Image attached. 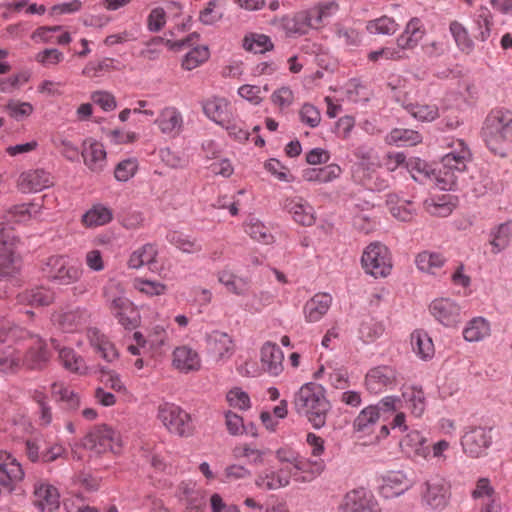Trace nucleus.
Here are the masks:
<instances>
[{
  "mask_svg": "<svg viewBox=\"0 0 512 512\" xmlns=\"http://www.w3.org/2000/svg\"><path fill=\"white\" fill-rule=\"evenodd\" d=\"M273 24L284 30L287 36L305 35L310 29L305 10L275 18Z\"/></svg>",
  "mask_w": 512,
  "mask_h": 512,
  "instance_id": "393cba45",
  "label": "nucleus"
},
{
  "mask_svg": "<svg viewBox=\"0 0 512 512\" xmlns=\"http://www.w3.org/2000/svg\"><path fill=\"white\" fill-rule=\"evenodd\" d=\"M159 130L170 137L178 136L184 125L181 112L172 106L163 108L154 120Z\"/></svg>",
  "mask_w": 512,
  "mask_h": 512,
  "instance_id": "dca6fc26",
  "label": "nucleus"
},
{
  "mask_svg": "<svg viewBox=\"0 0 512 512\" xmlns=\"http://www.w3.org/2000/svg\"><path fill=\"white\" fill-rule=\"evenodd\" d=\"M227 401L230 406L241 410L250 408V398L241 388L235 387L227 393Z\"/></svg>",
  "mask_w": 512,
  "mask_h": 512,
  "instance_id": "052dcab7",
  "label": "nucleus"
},
{
  "mask_svg": "<svg viewBox=\"0 0 512 512\" xmlns=\"http://www.w3.org/2000/svg\"><path fill=\"white\" fill-rule=\"evenodd\" d=\"M39 206L34 203L18 204L7 211V218L17 223H23L38 213Z\"/></svg>",
  "mask_w": 512,
  "mask_h": 512,
  "instance_id": "09e8293b",
  "label": "nucleus"
},
{
  "mask_svg": "<svg viewBox=\"0 0 512 512\" xmlns=\"http://www.w3.org/2000/svg\"><path fill=\"white\" fill-rule=\"evenodd\" d=\"M284 209L291 214L293 220L300 225L312 226L315 223L314 208L301 197L286 199Z\"/></svg>",
  "mask_w": 512,
  "mask_h": 512,
  "instance_id": "6ab92c4d",
  "label": "nucleus"
},
{
  "mask_svg": "<svg viewBox=\"0 0 512 512\" xmlns=\"http://www.w3.org/2000/svg\"><path fill=\"white\" fill-rule=\"evenodd\" d=\"M482 133L488 148L504 157L505 146L512 144V111L492 110L485 119Z\"/></svg>",
  "mask_w": 512,
  "mask_h": 512,
  "instance_id": "f03ea898",
  "label": "nucleus"
},
{
  "mask_svg": "<svg viewBox=\"0 0 512 512\" xmlns=\"http://www.w3.org/2000/svg\"><path fill=\"white\" fill-rule=\"evenodd\" d=\"M458 156L443 155L441 158V168L439 169V182L443 183L442 189L452 190L457 183V173L466 169L468 161L471 159L470 150L459 152Z\"/></svg>",
  "mask_w": 512,
  "mask_h": 512,
  "instance_id": "1a4fd4ad",
  "label": "nucleus"
},
{
  "mask_svg": "<svg viewBox=\"0 0 512 512\" xmlns=\"http://www.w3.org/2000/svg\"><path fill=\"white\" fill-rule=\"evenodd\" d=\"M342 170L337 164H329L320 168H309L303 171V178L309 182L328 183L338 178Z\"/></svg>",
  "mask_w": 512,
  "mask_h": 512,
  "instance_id": "473e14b6",
  "label": "nucleus"
},
{
  "mask_svg": "<svg viewBox=\"0 0 512 512\" xmlns=\"http://www.w3.org/2000/svg\"><path fill=\"white\" fill-rule=\"evenodd\" d=\"M410 113L416 119L421 121H433L439 116L438 107L436 105L416 104L410 106Z\"/></svg>",
  "mask_w": 512,
  "mask_h": 512,
  "instance_id": "6e6d98bb",
  "label": "nucleus"
},
{
  "mask_svg": "<svg viewBox=\"0 0 512 512\" xmlns=\"http://www.w3.org/2000/svg\"><path fill=\"white\" fill-rule=\"evenodd\" d=\"M491 444L492 434L490 428L470 426L461 437V446L464 453L472 458L485 455Z\"/></svg>",
  "mask_w": 512,
  "mask_h": 512,
  "instance_id": "6e6552de",
  "label": "nucleus"
},
{
  "mask_svg": "<svg viewBox=\"0 0 512 512\" xmlns=\"http://www.w3.org/2000/svg\"><path fill=\"white\" fill-rule=\"evenodd\" d=\"M24 470L19 461L5 450H0V484L8 493L24 478Z\"/></svg>",
  "mask_w": 512,
  "mask_h": 512,
  "instance_id": "9b49d317",
  "label": "nucleus"
},
{
  "mask_svg": "<svg viewBox=\"0 0 512 512\" xmlns=\"http://www.w3.org/2000/svg\"><path fill=\"white\" fill-rule=\"evenodd\" d=\"M432 316L445 327H455L461 322V307L449 298L435 299L429 306Z\"/></svg>",
  "mask_w": 512,
  "mask_h": 512,
  "instance_id": "f8f14e48",
  "label": "nucleus"
},
{
  "mask_svg": "<svg viewBox=\"0 0 512 512\" xmlns=\"http://www.w3.org/2000/svg\"><path fill=\"white\" fill-rule=\"evenodd\" d=\"M63 59L64 54L55 48L44 49L36 55V61L46 67L55 66Z\"/></svg>",
  "mask_w": 512,
  "mask_h": 512,
  "instance_id": "774afa93",
  "label": "nucleus"
},
{
  "mask_svg": "<svg viewBox=\"0 0 512 512\" xmlns=\"http://www.w3.org/2000/svg\"><path fill=\"white\" fill-rule=\"evenodd\" d=\"M208 354L217 362H225L235 352V343L232 337L219 330H213L205 335Z\"/></svg>",
  "mask_w": 512,
  "mask_h": 512,
  "instance_id": "9d476101",
  "label": "nucleus"
},
{
  "mask_svg": "<svg viewBox=\"0 0 512 512\" xmlns=\"http://www.w3.org/2000/svg\"><path fill=\"white\" fill-rule=\"evenodd\" d=\"M90 98L94 104L106 112L114 110L117 106L115 97L108 91H95L91 94Z\"/></svg>",
  "mask_w": 512,
  "mask_h": 512,
  "instance_id": "338daca9",
  "label": "nucleus"
},
{
  "mask_svg": "<svg viewBox=\"0 0 512 512\" xmlns=\"http://www.w3.org/2000/svg\"><path fill=\"white\" fill-rule=\"evenodd\" d=\"M112 218V211L106 206L98 204L82 216V221L86 227H97L109 223Z\"/></svg>",
  "mask_w": 512,
  "mask_h": 512,
  "instance_id": "4c0bfd02",
  "label": "nucleus"
},
{
  "mask_svg": "<svg viewBox=\"0 0 512 512\" xmlns=\"http://www.w3.org/2000/svg\"><path fill=\"white\" fill-rule=\"evenodd\" d=\"M209 58L207 46H197L190 50L182 60V67L185 70H193Z\"/></svg>",
  "mask_w": 512,
  "mask_h": 512,
  "instance_id": "3c124183",
  "label": "nucleus"
},
{
  "mask_svg": "<svg viewBox=\"0 0 512 512\" xmlns=\"http://www.w3.org/2000/svg\"><path fill=\"white\" fill-rule=\"evenodd\" d=\"M6 109L9 112V115L17 121L30 116L34 111L32 104L29 102H20L14 100H10L8 102Z\"/></svg>",
  "mask_w": 512,
  "mask_h": 512,
  "instance_id": "4d7b16f0",
  "label": "nucleus"
},
{
  "mask_svg": "<svg viewBox=\"0 0 512 512\" xmlns=\"http://www.w3.org/2000/svg\"><path fill=\"white\" fill-rule=\"evenodd\" d=\"M103 296L114 317L117 313L127 311L132 306L129 299L125 297L124 290L119 283L109 282L103 289Z\"/></svg>",
  "mask_w": 512,
  "mask_h": 512,
  "instance_id": "5701e85b",
  "label": "nucleus"
},
{
  "mask_svg": "<svg viewBox=\"0 0 512 512\" xmlns=\"http://www.w3.org/2000/svg\"><path fill=\"white\" fill-rule=\"evenodd\" d=\"M157 419L169 433L179 437H189L194 432L191 415L174 403L160 404L157 408Z\"/></svg>",
  "mask_w": 512,
  "mask_h": 512,
  "instance_id": "7ed1b4c3",
  "label": "nucleus"
},
{
  "mask_svg": "<svg viewBox=\"0 0 512 512\" xmlns=\"http://www.w3.org/2000/svg\"><path fill=\"white\" fill-rule=\"evenodd\" d=\"M490 244L492 253L498 254L509 246L512 236V225L510 222L501 223L490 231Z\"/></svg>",
  "mask_w": 512,
  "mask_h": 512,
  "instance_id": "f704fd0d",
  "label": "nucleus"
},
{
  "mask_svg": "<svg viewBox=\"0 0 512 512\" xmlns=\"http://www.w3.org/2000/svg\"><path fill=\"white\" fill-rule=\"evenodd\" d=\"M166 238L171 245L184 253L195 254L201 252L203 249L199 241L191 239L187 235L177 231L169 232Z\"/></svg>",
  "mask_w": 512,
  "mask_h": 512,
  "instance_id": "ea45409f",
  "label": "nucleus"
},
{
  "mask_svg": "<svg viewBox=\"0 0 512 512\" xmlns=\"http://www.w3.org/2000/svg\"><path fill=\"white\" fill-rule=\"evenodd\" d=\"M173 365L181 372L197 371L201 367L198 353L190 347L180 346L173 352Z\"/></svg>",
  "mask_w": 512,
  "mask_h": 512,
  "instance_id": "bb28decb",
  "label": "nucleus"
},
{
  "mask_svg": "<svg viewBox=\"0 0 512 512\" xmlns=\"http://www.w3.org/2000/svg\"><path fill=\"white\" fill-rule=\"evenodd\" d=\"M365 272L375 278L386 277L391 273L392 260L389 249L378 242L369 244L361 257Z\"/></svg>",
  "mask_w": 512,
  "mask_h": 512,
  "instance_id": "20e7f679",
  "label": "nucleus"
},
{
  "mask_svg": "<svg viewBox=\"0 0 512 512\" xmlns=\"http://www.w3.org/2000/svg\"><path fill=\"white\" fill-rule=\"evenodd\" d=\"M401 398L403 408L409 410L411 415L416 418L423 415L427 403L422 387L416 385L405 386L402 390Z\"/></svg>",
  "mask_w": 512,
  "mask_h": 512,
  "instance_id": "b1692460",
  "label": "nucleus"
},
{
  "mask_svg": "<svg viewBox=\"0 0 512 512\" xmlns=\"http://www.w3.org/2000/svg\"><path fill=\"white\" fill-rule=\"evenodd\" d=\"M218 280L228 291L236 295H244L248 290V282L228 270H222L218 273Z\"/></svg>",
  "mask_w": 512,
  "mask_h": 512,
  "instance_id": "a18cd8bd",
  "label": "nucleus"
},
{
  "mask_svg": "<svg viewBox=\"0 0 512 512\" xmlns=\"http://www.w3.org/2000/svg\"><path fill=\"white\" fill-rule=\"evenodd\" d=\"M421 135L411 129L395 128L387 136L386 142L397 146H412L421 142Z\"/></svg>",
  "mask_w": 512,
  "mask_h": 512,
  "instance_id": "79ce46f5",
  "label": "nucleus"
},
{
  "mask_svg": "<svg viewBox=\"0 0 512 512\" xmlns=\"http://www.w3.org/2000/svg\"><path fill=\"white\" fill-rule=\"evenodd\" d=\"M53 145L59 149L60 153L69 161L74 162L78 160L79 150L75 144L68 139L57 136L52 139Z\"/></svg>",
  "mask_w": 512,
  "mask_h": 512,
  "instance_id": "5fc2aeb1",
  "label": "nucleus"
},
{
  "mask_svg": "<svg viewBox=\"0 0 512 512\" xmlns=\"http://www.w3.org/2000/svg\"><path fill=\"white\" fill-rule=\"evenodd\" d=\"M425 34L424 26L417 17L410 19L404 31L397 38V44L402 48H415Z\"/></svg>",
  "mask_w": 512,
  "mask_h": 512,
  "instance_id": "c85d7f7f",
  "label": "nucleus"
},
{
  "mask_svg": "<svg viewBox=\"0 0 512 512\" xmlns=\"http://www.w3.org/2000/svg\"><path fill=\"white\" fill-rule=\"evenodd\" d=\"M283 352L274 343L266 342L261 348L263 369L272 376L279 375L283 370Z\"/></svg>",
  "mask_w": 512,
  "mask_h": 512,
  "instance_id": "a878e982",
  "label": "nucleus"
},
{
  "mask_svg": "<svg viewBox=\"0 0 512 512\" xmlns=\"http://www.w3.org/2000/svg\"><path fill=\"white\" fill-rule=\"evenodd\" d=\"M84 164L89 170L100 173L104 170L107 160L106 151L102 143L95 140H86L81 152Z\"/></svg>",
  "mask_w": 512,
  "mask_h": 512,
  "instance_id": "f3484780",
  "label": "nucleus"
},
{
  "mask_svg": "<svg viewBox=\"0 0 512 512\" xmlns=\"http://www.w3.org/2000/svg\"><path fill=\"white\" fill-rule=\"evenodd\" d=\"M367 389L372 393H379L384 388L396 384V373L389 366H378L371 369L365 378Z\"/></svg>",
  "mask_w": 512,
  "mask_h": 512,
  "instance_id": "a211bd4d",
  "label": "nucleus"
},
{
  "mask_svg": "<svg viewBox=\"0 0 512 512\" xmlns=\"http://www.w3.org/2000/svg\"><path fill=\"white\" fill-rule=\"evenodd\" d=\"M490 334L489 322L483 317L470 320L463 330V337L468 342H478Z\"/></svg>",
  "mask_w": 512,
  "mask_h": 512,
  "instance_id": "e433bc0d",
  "label": "nucleus"
},
{
  "mask_svg": "<svg viewBox=\"0 0 512 512\" xmlns=\"http://www.w3.org/2000/svg\"><path fill=\"white\" fill-rule=\"evenodd\" d=\"M450 484L440 476L428 479L422 485L421 499L432 510L444 509L451 497Z\"/></svg>",
  "mask_w": 512,
  "mask_h": 512,
  "instance_id": "0eeeda50",
  "label": "nucleus"
},
{
  "mask_svg": "<svg viewBox=\"0 0 512 512\" xmlns=\"http://www.w3.org/2000/svg\"><path fill=\"white\" fill-rule=\"evenodd\" d=\"M293 404L296 412L306 417L313 428L321 429L325 426L331 404L322 385L305 383L295 393Z\"/></svg>",
  "mask_w": 512,
  "mask_h": 512,
  "instance_id": "f257e3e1",
  "label": "nucleus"
},
{
  "mask_svg": "<svg viewBox=\"0 0 512 512\" xmlns=\"http://www.w3.org/2000/svg\"><path fill=\"white\" fill-rule=\"evenodd\" d=\"M82 446L97 454L107 451L117 454L121 451L122 442L120 435L116 431L109 426L102 425L94 427L83 438Z\"/></svg>",
  "mask_w": 512,
  "mask_h": 512,
  "instance_id": "39448f33",
  "label": "nucleus"
},
{
  "mask_svg": "<svg viewBox=\"0 0 512 512\" xmlns=\"http://www.w3.org/2000/svg\"><path fill=\"white\" fill-rule=\"evenodd\" d=\"M399 25L393 18L382 16L367 22L366 29L370 34L392 35L398 30Z\"/></svg>",
  "mask_w": 512,
  "mask_h": 512,
  "instance_id": "49530a36",
  "label": "nucleus"
},
{
  "mask_svg": "<svg viewBox=\"0 0 512 512\" xmlns=\"http://www.w3.org/2000/svg\"><path fill=\"white\" fill-rule=\"evenodd\" d=\"M156 255L157 249L155 246L152 244H145L130 255L128 266L133 269H138L145 264L154 262Z\"/></svg>",
  "mask_w": 512,
  "mask_h": 512,
  "instance_id": "c03bdc74",
  "label": "nucleus"
},
{
  "mask_svg": "<svg viewBox=\"0 0 512 512\" xmlns=\"http://www.w3.org/2000/svg\"><path fill=\"white\" fill-rule=\"evenodd\" d=\"M379 415L377 409L370 405L364 408L355 418L353 426L357 432L368 433L370 428L375 425Z\"/></svg>",
  "mask_w": 512,
  "mask_h": 512,
  "instance_id": "de8ad7c7",
  "label": "nucleus"
},
{
  "mask_svg": "<svg viewBox=\"0 0 512 512\" xmlns=\"http://www.w3.org/2000/svg\"><path fill=\"white\" fill-rule=\"evenodd\" d=\"M332 304V297L328 293H317L309 299L304 307V318L309 323L318 322L328 312Z\"/></svg>",
  "mask_w": 512,
  "mask_h": 512,
  "instance_id": "4be33fe9",
  "label": "nucleus"
},
{
  "mask_svg": "<svg viewBox=\"0 0 512 512\" xmlns=\"http://www.w3.org/2000/svg\"><path fill=\"white\" fill-rule=\"evenodd\" d=\"M296 475L297 474L288 467H282L279 469L270 467L264 469L257 475L255 485L258 488L267 491L278 490L288 486L292 477L297 480Z\"/></svg>",
  "mask_w": 512,
  "mask_h": 512,
  "instance_id": "ddd939ff",
  "label": "nucleus"
},
{
  "mask_svg": "<svg viewBox=\"0 0 512 512\" xmlns=\"http://www.w3.org/2000/svg\"><path fill=\"white\" fill-rule=\"evenodd\" d=\"M43 271L51 281L60 285L73 284L82 275V269L79 266L69 264L67 258L60 255L49 257Z\"/></svg>",
  "mask_w": 512,
  "mask_h": 512,
  "instance_id": "423d86ee",
  "label": "nucleus"
},
{
  "mask_svg": "<svg viewBox=\"0 0 512 512\" xmlns=\"http://www.w3.org/2000/svg\"><path fill=\"white\" fill-rule=\"evenodd\" d=\"M276 458L281 463H288L292 465L296 471H305L307 461L299 455L298 452L290 447H281L276 451Z\"/></svg>",
  "mask_w": 512,
  "mask_h": 512,
  "instance_id": "8fccbe9b",
  "label": "nucleus"
},
{
  "mask_svg": "<svg viewBox=\"0 0 512 512\" xmlns=\"http://www.w3.org/2000/svg\"><path fill=\"white\" fill-rule=\"evenodd\" d=\"M373 407L377 409L378 415L380 412L394 413L403 408V401L401 396H385L376 405H373Z\"/></svg>",
  "mask_w": 512,
  "mask_h": 512,
  "instance_id": "e2e57ef3",
  "label": "nucleus"
},
{
  "mask_svg": "<svg viewBox=\"0 0 512 512\" xmlns=\"http://www.w3.org/2000/svg\"><path fill=\"white\" fill-rule=\"evenodd\" d=\"M138 164L135 159H125L117 164L114 175L118 181L126 182L132 178L137 171Z\"/></svg>",
  "mask_w": 512,
  "mask_h": 512,
  "instance_id": "bf43d9fd",
  "label": "nucleus"
},
{
  "mask_svg": "<svg viewBox=\"0 0 512 512\" xmlns=\"http://www.w3.org/2000/svg\"><path fill=\"white\" fill-rule=\"evenodd\" d=\"M20 297L32 306H48L55 300L53 290L45 287H35L25 291Z\"/></svg>",
  "mask_w": 512,
  "mask_h": 512,
  "instance_id": "a19ab883",
  "label": "nucleus"
},
{
  "mask_svg": "<svg viewBox=\"0 0 512 512\" xmlns=\"http://www.w3.org/2000/svg\"><path fill=\"white\" fill-rule=\"evenodd\" d=\"M134 287L142 293L150 296L161 295L165 292L166 286L157 281L135 279Z\"/></svg>",
  "mask_w": 512,
  "mask_h": 512,
  "instance_id": "69168bd1",
  "label": "nucleus"
},
{
  "mask_svg": "<svg viewBox=\"0 0 512 512\" xmlns=\"http://www.w3.org/2000/svg\"><path fill=\"white\" fill-rule=\"evenodd\" d=\"M243 46L246 50L254 51L255 53H263L268 47H272V43L268 36L257 34L251 37H245Z\"/></svg>",
  "mask_w": 512,
  "mask_h": 512,
  "instance_id": "13d9d810",
  "label": "nucleus"
},
{
  "mask_svg": "<svg viewBox=\"0 0 512 512\" xmlns=\"http://www.w3.org/2000/svg\"><path fill=\"white\" fill-rule=\"evenodd\" d=\"M203 111L208 118L221 126H225L229 122V104L224 98L208 99L203 103Z\"/></svg>",
  "mask_w": 512,
  "mask_h": 512,
  "instance_id": "cd10ccee",
  "label": "nucleus"
},
{
  "mask_svg": "<svg viewBox=\"0 0 512 512\" xmlns=\"http://www.w3.org/2000/svg\"><path fill=\"white\" fill-rule=\"evenodd\" d=\"M372 504L371 493L365 488H357L344 496L340 509L343 512H367Z\"/></svg>",
  "mask_w": 512,
  "mask_h": 512,
  "instance_id": "412c9836",
  "label": "nucleus"
},
{
  "mask_svg": "<svg viewBox=\"0 0 512 512\" xmlns=\"http://www.w3.org/2000/svg\"><path fill=\"white\" fill-rule=\"evenodd\" d=\"M52 185L50 173L43 169H35L20 175L18 186L24 193L38 192Z\"/></svg>",
  "mask_w": 512,
  "mask_h": 512,
  "instance_id": "aec40b11",
  "label": "nucleus"
},
{
  "mask_svg": "<svg viewBox=\"0 0 512 512\" xmlns=\"http://www.w3.org/2000/svg\"><path fill=\"white\" fill-rule=\"evenodd\" d=\"M34 506L40 512H56L60 506V495L53 485L38 481L34 484Z\"/></svg>",
  "mask_w": 512,
  "mask_h": 512,
  "instance_id": "4468645a",
  "label": "nucleus"
},
{
  "mask_svg": "<svg viewBox=\"0 0 512 512\" xmlns=\"http://www.w3.org/2000/svg\"><path fill=\"white\" fill-rule=\"evenodd\" d=\"M53 347L58 350L59 359L63 367L74 373H83L86 370L84 359L78 355L72 348L59 347L56 340H51Z\"/></svg>",
  "mask_w": 512,
  "mask_h": 512,
  "instance_id": "7c9ffc66",
  "label": "nucleus"
},
{
  "mask_svg": "<svg viewBox=\"0 0 512 512\" xmlns=\"http://www.w3.org/2000/svg\"><path fill=\"white\" fill-rule=\"evenodd\" d=\"M474 24L476 29L475 38L481 42H485L491 35V28L493 26V15L491 11L481 6L475 15Z\"/></svg>",
  "mask_w": 512,
  "mask_h": 512,
  "instance_id": "c9c22d12",
  "label": "nucleus"
},
{
  "mask_svg": "<svg viewBox=\"0 0 512 512\" xmlns=\"http://www.w3.org/2000/svg\"><path fill=\"white\" fill-rule=\"evenodd\" d=\"M89 318L87 309L77 307L53 315V322L64 332H74L85 326Z\"/></svg>",
  "mask_w": 512,
  "mask_h": 512,
  "instance_id": "2eb2a0df",
  "label": "nucleus"
},
{
  "mask_svg": "<svg viewBox=\"0 0 512 512\" xmlns=\"http://www.w3.org/2000/svg\"><path fill=\"white\" fill-rule=\"evenodd\" d=\"M299 117L302 123L311 128L317 127L321 121L320 111L312 104L307 103L300 109Z\"/></svg>",
  "mask_w": 512,
  "mask_h": 512,
  "instance_id": "680f3d73",
  "label": "nucleus"
},
{
  "mask_svg": "<svg viewBox=\"0 0 512 512\" xmlns=\"http://www.w3.org/2000/svg\"><path fill=\"white\" fill-rule=\"evenodd\" d=\"M330 8L336 9L337 5L335 3H330L327 5L315 6L305 10L310 28L319 27L323 19L328 16L327 10Z\"/></svg>",
  "mask_w": 512,
  "mask_h": 512,
  "instance_id": "864d4df0",
  "label": "nucleus"
},
{
  "mask_svg": "<svg viewBox=\"0 0 512 512\" xmlns=\"http://www.w3.org/2000/svg\"><path fill=\"white\" fill-rule=\"evenodd\" d=\"M48 360L49 353L45 342L41 338L35 337L33 345L28 349L23 358V364L29 369H41Z\"/></svg>",
  "mask_w": 512,
  "mask_h": 512,
  "instance_id": "c756f323",
  "label": "nucleus"
},
{
  "mask_svg": "<svg viewBox=\"0 0 512 512\" xmlns=\"http://www.w3.org/2000/svg\"><path fill=\"white\" fill-rule=\"evenodd\" d=\"M445 263L444 257L439 253L424 251L417 255V268L423 272L435 274L436 270Z\"/></svg>",
  "mask_w": 512,
  "mask_h": 512,
  "instance_id": "37998d69",
  "label": "nucleus"
},
{
  "mask_svg": "<svg viewBox=\"0 0 512 512\" xmlns=\"http://www.w3.org/2000/svg\"><path fill=\"white\" fill-rule=\"evenodd\" d=\"M245 231L251 238L258 242L269 244L273 241V235L270 233L269 229L258 219H251L249 223H247Z\"/></svg>",
  "mask_w": 512,
  "mask_h": 512,
  "instance_id": "603ef678",
  "label": "nucleus"
},
{
  "mask_svg": "<svg viewBox=\"0 0 512 512\" xmlns=\"http://www.w3.org/2000/svg\"><path fill=\"white\" fill-rule=\"evenodd\" d=\"M411 345L413 352L422 360H429L434 356L433 341L423 330H415L411 334Z\"/></svg>",
  "mask_w": 512,
  "mask_h": 512,
  "instance_id": "2f4dec72",
  "label": "nucleus"
},
{
  "mask_svg": "<svg viewBox=\"0 0 512 512\" xmlns=\"http://www.w3.org/2000/svg\"><path fill=\"white\" fill-rule=\"evenodd\" d=\"M449 31L460 51L470 54L474 50V42L462 23L456 20L452 21L449 25Z\"/></svg>",
  "mask_w": 512,
  "mask_h": 512,
  "instance_id": "58836bf2",
  "label": "nucleus"
},
{
  "mask_svg": "<svg viewBox=\"0 0 512 512\" xmlns=\"http://www.w3.org/2000/svg\"><path fill=\"white\" fill-rule=\"evenodd\" d=\"M51 394L56 402L62 404V408L68 411H76L80 407V397L74 391L69 390L63 384L53 383Z\"/></svg>",
  "mask_w": 512,
  "mask_h": 512,
  "instance_id": "72a5a7b5",
  "label": "nucleus"
},
{
  "mask_svg": "<svg viewBox=\"0 0 512 512\" xmlns=\"http://www.w3.org/2000/svg\"><path fill=\"white\" fill-rule=\"evenodd\" d=\"M100 381L106 386L117 392L125 390L120 375L113 370L102 367L100 369Z\"/></svg>",
  "mask_w": 512,
  "mask_h": 512,
  "instance_id": "0e129e2a",
  "label": "nucleus"
}]
</instances>
